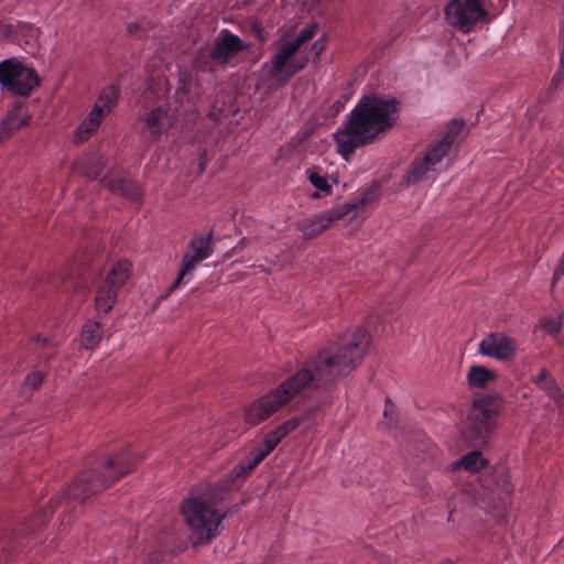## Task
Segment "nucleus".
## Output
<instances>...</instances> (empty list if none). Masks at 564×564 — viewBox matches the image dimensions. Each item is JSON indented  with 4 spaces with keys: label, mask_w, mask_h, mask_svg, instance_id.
Masks as SVG:
<instances>
[{
    "label": "nucleus",
    "mask_w": 564,
    "mask_h": 564,
    "mask_svg": "<svg viewBox=\"0 0 564 564\" xmlns=\"http://www.w3.org/2000/svg\"><path fill=\"white\" fill-rule=\"evenodd\" d=\"M370 339V334L364 327L346 333L334 345L306 360L300 370L274 390L248 405L245 410L246 422L249 425L260 424L306 388H332L361 364Z\"/></svg>",
    "instance_id": "1"
},
{
    "label": "nucleus",
    "mask_w": 564,
    "mask_h": 564,
    "mask_svg": "<svg viewBox=\"0 0 564 564\" xmlns=\"http://www.w3.org/2000/svg\"><path fill=\"white\" fill-rule=\"evenodd\" d=\"M399 118V101L379 96L362 97L344 128L334 134L337 152L347 161L356 149L384 135Z\"/></svg>",
    "instance_id": "2"
},
{
    "label": "nucleus",
    "mask_w": 564,
    "mask_h": 564,
    "mask_svg": "<svg viewBox=\"0 0 564 564\" xmlns=\"http://www.w3.org/2000/svg\"><path fill=\"white\" fill-rule=\"evenodd\" d=\"M230 492L228 481H217L199 486L181 505L184 522L189 530L194 545L206 544L218 536L223 530L221 521L230 510H220L218 505Z\"/></svg>",
    "instance_id": "3"
},
{
    "label": "nucleus",
    "mask_w": 564,
    "mask_h": 564,
    "mask_svg": "<svg viewBox=\"0 0 564 564\" xmlns=\"http://www.w3.org/2000/svg\"><path fill=\"white\" fill-rule=\"evenodd\" d=\"M141 458L130 447L117 453L101 465L80 473L70 485L67 496L84 502L90 496L105 490L115 481L131 473L135 463Z\"/></svg>",
    "instance_id": "4"
},
{
    "label": "nucleus",
    "mask_w": 564,
    "mask_h": 564,
    "mask_svg": "<svg viewBox=\"0 0 564 564\" xmlns=\"http://www.w3.org/2000/svg\"><path fill=\"white\" fill-rule=\"evenodd\" d=\"M501 402L496 395L474 400L464 421L463 433L476 447L486 446L497 425Z\"/></svg>",
    "instance_id": "5"
},
{
    "label": "nucleus",
    "mask_w": 564,
    "mask_h": 564,
    "mask_svg": "<svg viewBox=\"0 0 564 564\" xmlns=\"http://www.w3.org/2000/svg\"><path fill=\"white\" fill-rule=\"evenodd\" d=\"M0 85L13 95L28 97L40 85L36 73L14 58L0 62Z\"/></svg>",
    "instance_id": "6"
},
{
    "label": "nucleus",
    "mask_w": 564,
    "mask_h": 564,
    "mask_svg": "<svg viewBox=\"0 0 564 564\" xmlns=\"http://www.w3.org/2000/svg\"><path fill=\"white\" fill-rule=\"evenodd\" d=\"M484 1L451 0L444 9L447 23L463 33L470 32L488 14Z\"/></svg>",
    "instance_id": "7"
},
{
    "label": "nucleus",
    "mask_w": 564,
    "mask_h": 564,
    "mask_svg": "<svg viewBox=\"0 0 564 564\" xmlns=\"http://www.w3.org/2000/svg\"><path fill=\"white\" fill-rule=\"evenodd\" d=\"M131 263L128 260H120L111 268L104 284L99 288L95 299L97 312L107 314L116 303L117 293L129 279Z\"/></svg>",
    "instance_id": "8"
},
{
    "label": "nucleus",
    "mask_w": 564,
    "mask_h": 564,
    "mask_svg": "<svg viewBox=\"0 0 564 564\" xmlns=\"http://www.w3.org/2000/svg\"><path fill=\"white\" fill-rule=\"evenodd\" d=\"M188 248L193 251V254L185 253L182 262L183 268L181 269L175 281L167 288V296L171 292L180 286L187 275H191L195 270L196 264L207 259L214 252L213 248V230H209L206 236H195L191 241Z\"/></svg>",
    "instance_id": "9"
},
{
    "label": "nucleus",
    "mask_w": 564,
    "mask_h": 564,
    "mask_svg": "<svg viewBox=\"0 0 564 564\" xmlns=\"http://www.w3.org/2000/svg\"><path fill=\"white\" fill-rule=\"evenodd\" d=\"M516 351V340L501 332H491L487 334L479 344L480 355L495 358L499 361L512 359Z\"/></svg>",
    "instance_id": "10"
},
{
    "label": "nucleus",
    "mask_w": 564,
    "mask_h": 564,
    "mask_svg": "<svg viewBox=\"0 0 564 564\" xmlns=\"http://www.w3.org/2000/svg\"><path fill=\"white\" fill-rule=\"evenodd\" d=\"M250 47V43L245 42L238 35L225 29L220 31L215 40L214 46L209 52V57L217 64L225 65L238 53L247 51Z\"/></svg>",
    "instance_id": "11"
},
{
    "label": "nucleus",
    "mask_w": 564,
    "mask_h": 564,
    "mask_svg": "<svg viewBox=\"0 0 564 564\" xmlns=\"http://www.w3.org/2000/svg\"><path fill=\"white\" fill-rule=\"evenodd\" d=\"M343 217L344 213L340 208L335 207L299 221L296 228L303 234L304 239L311 240L322 235L335 220Z\"/></svg>",
    "instance_id": "12"
},
{
    "label": "nucleus",
    "mask_w": 564,
    "mask_h": 564,
    "mask_svg": "<svg viewBox=\"0 0 564 564\" xmlns=\"http://www.w3.org/2000/svg\"><path fill=\"white\" fill-rule=\"evenodd\" d=\"M142 121L143 128L141 133L150 141H156L172 126L169 112L163 107L154 108L144 113Z\"/></svg>",
    "instance_id": "13"
},
{
    "label": "nucleus",
    "mask_w": 564,
    "mask_h": 564,
    "mask_svg": "<svg viewBox=\"0 0 564 564\" xmlns=\"http://www.w3.org/2000/svg\"><path fill=\"white\" fill-rule=\"evenodd\" d=\"M100 184L116 195L133 200H138L141 197L140 187L123 172H109L100 180Z\"/></svg>",
    "instance_id": "14"
},
{
    "label": "nucleus",
    "mask_w": 564,
    "mask_h": 564,
    "mask_svg": "<svg viewBox=\"0 0 564 564\" xmlns=\"http://www.w3.org/2000/svg\"><path fill=\"white\" fill-rule=\"evenodd\" d=\"M299 50L300 48L292 41L281 45L271 58V68L269 70L271 77L281 79L280 76L283 74L284 69L288 68L291 58Z\"/></svg>",
    "instance_id": "15"
},
{
    "label": "nucleus",
    "mask_w": 564,
    "mask_h": 564,
    "mask_svg": "<svg viewBox=\"0 0 564 564\" xmlns=\"http://www.w3.org/2000/svg\"><path fill=\"white\" fill-rule=\"evenodd\" d=\"M107 115L97 106L94 105L93 109L88 113V116L82 121L78 128L75 131V140L77 142H83L87 140L90 134L99 128L102 119Z\"/></svg>",
    "instance_id": "16"
},
{
    "label": "nucleus",
    "mask_w": 564,
    "mask_h": 564,
    "mask_svg": "<svg viewBox=\"0 0 564 564\" xmlns=\"http://www.w3.org/2000/svg\"><path fill=\"white\" fill-rule=\"evenodd\" d=\"M497 375L494 370L485 366L473 365L467 373V382L470 388H486L491 381H495Z\"/></svg>",
    "instance_id": "17"
},
{
    "label": "nucleus",
    "mask_w": 564,
    "mask_h": 564,
    "mask_svg": "<svg viewBox=\"0 0 564 564\" xmlns=\"http://www.w3.org/2000/svg\"><path fill=\"white\" fill-rule=\"evenodd\" d=\"M100 328L101 324L99 322L89 321L85 323L80 334V346L88 350L95 349L102 338Z\"/></svg>",
    "instance_id": "18"
},
{
    "label": "nucleus",
    "mask_w": 564,
    "mask_h": 564,
    "mask_svg": "<svg viewBox=\"0 0 564 564\" xmlns=\"http://www.w3.org/2000/svg\"><path fill=\"white\" fill-rule=\"evenodd\" d=\"M263 454L253 448L231 471V478H246L262 460Z\"/></svg>",
    "instance_id": "19"
},
{
    "label": "nucleus",
    "mask_w": 564,
    "mask_h": 564,
    "mask_svg": "<svg viewBox=\"0 0 564 564\" xmlns=\"http://www.w3.org/2000/svg\"><path fill=\"white\" fill-rule=\"evenodd\" d=\"M28 123L29 117L20 116L17 111H12L0 122V140L9 139L14 131Z\"/></svg>",
    "instance_id": "20"
},
{
    "label": "nucleus",
    "mask_w": 564,
    "mask_h": 564,
    "mask_svg": "<svg viewBox=\"0 0 564 564\" xmlns=\"http://www.w3.org/2000/svg\"><path fill=\"white\" fill-rule=\"evenodd\" d=\"M379 196L380 186L378 184H375L370 186L367 191H365L359 198L346 202L343 206H339V208L344 213V216H346L355 208L372 204L379 198Z\"/></svg>",
    "instance_id": "21"
},
{
    "label": "nucleus",
    "mask_w": 564,
    "mask_h": 564,
    "mask_svg": "<svg viewBox=\"0 0 564 564\" xmlns=\"http://www.w3.org/2000/svg\"><path fill=\"white\" fill-rule=\"evenodd\" d=\"M487 464V460L482 457L481 453L478 451H474L471 453L466 454L462 458L457 459L453 467L456 468H464L467 471L476 473L485 465Z\"/></svg>",
    "instance_id": "22"
},
{
    "label": "nucleus",
    "mask_w": 564,
    "mask_h": 564,
    "mask_svg": "<svg viewBox=\"0 0 564 564\" xmlns=\"http://www.w3.org/2000/svg\"><path fill=\"white\" fill-rule=\"evenodd\" d=\"M106 166V160L102 155H91L80 163L82 173L89 180L97 178Z\"/></svg>",
    "instance_id": "23"
},
{
    "label": "nucleus",
    "mask_w": 564,
    "mask_h": 564,
    "mask_svg": "<svg viewBox=\"0 0 564 564\" xmlns=\"http://www.w3.org/2000/svg\"><path fill=\"white\" fill-rule=\"evenodd\" d=\"M119 98L118 87L111 85L106 87L98 96L95 106L99 107L106 115H108L115 107Z\"/></svg>",
    "instance_id": "24"
},
{
    "label": "nucleus",
    "mask_w": 564,
    "mask_h": 564,
    "mask_svg": "<svg viewBox=\"0 0 564 564\" xmlns=\"http://www.w3.org/2000/svg\"><path fill=\"white\" fill-rule=\"evenodd\" d=\"M449 148L451 147L447 145V141H440L426 151L424 159L433 171H437V165L441 163L443 158L447 155Z\"/></svg>",
    "instance_id": "25"
},
{
    "label": "nucleus",
    "mask_w": 564,
    "mask_h": 564,
    "mask_svg": "<svg viewBox=\"0 0 564 564\" xmlns=\"http://www.w3.org/2000/svg\"><path fill=\"white\" fill-rule=\"evenodd\" d=\"M433 169L427 165L425 162V159L423 160H415L408 172V182L410 183H417L423 180L430 178L431 173H433Z\"/></svg>",
    "instance_id": "26"
},
{
    "label": "nucleus",
    "mask_w": 564,
    "mask_h": 564,
    "mask_svg": "<svg viewBox=\"0 0 564 564\" xmlns=\"http://www.w3.org/2000/svg\"><path fill=\"white\" fill-rule=\"evenodd\" d=\"M538 387L541 390H543L550 399L554 401V403L560 410L564 411V393L562 392L561 388L558 387L554 378H551L550 380L541 383Z\"/></svg>",
    "instance_id": "27"
},
{
    "label": "nucleus",
    "mask_w": 564,
    "mask_h": 564,
    "mask_svg": "<svg viewBox=\"0 0 564 564\" xmlns=\"http://www.w3.org/2000/svg\"><path fill=\"white\" fill-rule=\"evenodd\" d=\"M285 436L281 433V431L276 427L265 434L263 440V446L256 447L259 453L263 454V458H265L284 438Z\"/></svg>",
    "instance_id": "28"
},
{
    "label": "nucleus",
    "mask_w": 564,
    "mask_h": 564,
    "mask_svg": "<svg viewBox=\"0 0 564 564\" xmlns=\"http://www.w3.org/2000/svg\"><path fill=\"white\" fill-rule=\"evenodd\" d=\"M502 491H503V496L500 497L499 506L494 507V510H492V513L497 518L498 521H501L503 519L505 513L510 505L509 495L512 491L511 485L509 482H506Z\"/></svg>",
    "instance_id": "29"
},
{
    "label": "nucleus",
    "mask_w": 564,
    "mask_h": 564,
    "mask_svg": "<svg viewBox=\"0 0 564 564\" xmlns=\"http://www.w3.org/2000/svg\"><path fill=\"white\" fill-rule=\"evenodd\" d=\"M465 122L454 119L449 122L446 135L441 141H447V145L452 147L455 140L463 133Z\"/></svg>",
    "instance_id": "30"
},
{
    "label": "nucleus",
    "mask_w": 564,
    "mask_h": 564,
    "mask_svg": "<svg viewBox=\"0 0 564 564\" xmlns=\"http://www.w3.org/2000/svg\"><path fill=\"white\" fill-rule=\"evenodd\" d=\"M317 31H318V24L313 23V24L302 29L297 33V35L291 41L300 48L304 43H306L307 41L313 39L315 36V34L317 33Z\"/></svg>",
    "instance_id": "31"
},
{
    "label": "nucleus",
    "mask_w": 564,
    "mask_h": 564,
    "mask_svg": "<svg viewBox=\"0 0 564 564\" xmlns=\"http://www.w3.org/2000/svg\"><path fill=\"white\" fill-rule=\"evenodd\" d=\"M310 183L318 191L324 193H330L332 186L329 185L327 177L321 175L318 172H311L308 175Z\"/></svg>",
    "instance_id": "32"
},
{
    "label": "nucleus",
    "mask_w": 564,
    "mask_h": 564,
    "mask_svg": "<svg viewBox=\"0 0 564 564\" xmlns=\"http://www.w3.org/2000/svg\"><path fill=\"white\" fill-rule=\"evenodd\" d=\"M308 63V57L307 56H303L301 58H299L297 61H294V62H291L289 65H288V68L285 70V76H284V80H289L293 75H295L296 73H299L300 70H302Z\"/></svg>",
    "instance_id": "33"
},
{
    "label": "nucleus",
    "mask_w": 564,
    "mask_h": 564,
    "mask_svg": "<svg viewBox=\"0 0 564 564\" xmlns=\"http://www.w3.org/2000/svg\"><path fill=\"white\" fill-rule=\"evenodd\" d=\"M542 328L549 334V335H557L562 328V321L561 317L557 318H544L541 321Z\"/></svg>",
    "instance_id": "34"
},
{
    "label": "nucleus",
    "mask_w": 564,
    "mask_h": 564,
    "mask_svg": "<svg viewBox=\"0 0 564 564\" xmlns=\"http://www.w3.org/2000/svg\"><path fill=\"white\" fill-rule=\"evenodd\" d=\"M44 373L41 371H33L29 373L24 380L25 387L30 388L31 390H36L41 383L43 382Z\"/></svg>",
    "instance_id": "35"
},
{
    "label": "nucleus",
    "mask_w": 564,
    "mask_h": 564,
    "mask_svg": "<svg viewBox=\"0 0 564 564\" xmlns=\"http://www.w3.org/2000/svg\"><path fill=\"white\" fill-rule=\"evenodd\" d=\"M301 419L293 417L283 424L279 425L278 429L284 436H288L291 432L295 431L300 425Z\"/></svg>",
    "instance_id": "36"
},
{
    "label": "nucleus",
    "mask_w": 564,
    "mask_h": 564,
    "mask_svg": "<svg viewBox=\"0 0 564 564\" xmlns=\"http://www.w3.org/2000/svg\"><path fill=\"white\" fill-rule=\"evenodd\" d=\"M326 48V40L325 37L318 39L313 45L312 51L314 52L313 61H318L319 55L325 51Z\"/></svg>",
    "instance_id": "37"
},
{
    "label": "nucleus",
    "mask_w": 564,
    "mask_h": 564,
    "mask_svg": "<svg viewBox=\"0 0 564 564\" xmlns=\"http://www.w3.org/2000/svg\"><path fill=\"white\" fill-rule=\"evenodd\" d=\"M564 78V65L562 64V56L560 57V69L553 76L551 80V87L556 88Z\"/></svg>",
    "instance_id": "38"
},
{
    "label": "nucleus",
    "mask_w": 564,
    "mask_h": 564,
    "mask_svg": "<svg viewBox=\"0 0 564 564\" xmlns=\"http://www.w3.org/2000/svg\"><path fill=\"white\" fill-rule=\"evenodd\" d=\"M552 377L549 376V372L546 369H541L539 375L531 379V382L535 386H540L541 383L550 380Z\"/></svg>",
    "instance_id": "39"
},
{
    "label": "nucleus",
    "mask_w": 564,
    "mask_h": 564,
    "mask_svg": "<svg viewBox=\"0 0 564 564\" xmlns=\"http://www.w3.org/2000/svg\"><path fill=\"white\" fill-rule=\"evenodd\" d=\"M252 32L261 41L264 42L268 39V33L262 25L256 23L252 25Z\"/></svg>",
    "instance_id": "40"
},
{
    "label": "nucleus",
    "mask_w": 564,
    "mask_h": 564,
    "mask_svg": "<svg viewBox=\"0 0 564 564\" xmlns=\"http://www.w3.org/2000/svg\"><path fill=\"white\" fill-rule=\"evenodd\" d=\"M162 558H163V555H162V552H161V551H154V552H151V553L148 555V564H156V563H159Z\"/></svg>",
    "instance_id": "41"
},
{
    "label": "nucleus",
    "mask_w": 564,
    "mask_h": 564,
    "mask_svg": "<svg viewBox=\"0 0 564 564\" xmlns=\"http://www.w3.org/2000/svg\"><path fill=\"white\" fill-rule=\"evenodd\" d=\"M142 24L139 23V22H131L128 24L127 26V31L130 35H135L141 29H142Z\"/></svg>",
    "instance_id": "42"
},
{
    "label": "nucleus",
    "mask_w": 564,
    "mask_h": 564,
    "mask_svg": "<svg viewBox=\"0 0 564 564\" xmlns=\"http://www.w3.org/2000/svg\"><path fill=\"white\" fill-rule=\"evenodd\" d=\"M312 197L317 198V197H319V195H318V193H317V192H315V193L312 195Z\"/></svg>",
    "instance_id": "43"
}]
</instances>
